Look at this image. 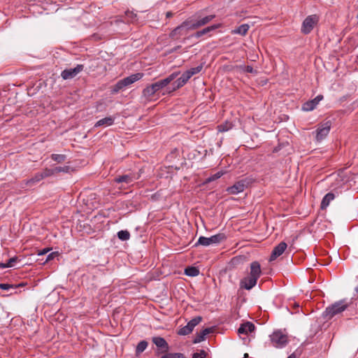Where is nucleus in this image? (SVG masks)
Returning a JSON list of instances; mask_svg holds the SVG:
<instances>
[{"instance_id": "1", "label": "nucleus", "mask_w": 358, "mask_h": 358, "mask_svg": "<svg viewBox=\"0 0 358 358\" xmlns=\"http://www.w3.org/2000/svg\"><path fill=\"white\" fill-rule=\"evenodd\" d=\"M261 274L262 269L260 264L257 261L252 262L250 265L249 275L243 278L240 282L241 288L250 290L256 285Z\"/></svg>"}, {"instance_id": "2", "label": "nucleus", "mask_w": 358, "mask_h": 358, "mask_svg": "<svg viewBox=\"0 0 358 358\" xmlns=\"http://www.w3.org/2000/svg\"><path fill=\"white\" fill-rule=\"evenodd\" d=\"M354 308L352 301L348 302L346 299H341L327 306L322 313L326 320H331L334 316L341 314L345 310H350Z\"/></svg>"}, {"instance_id": "3", "label": "nucleus", "mask_w": 358, "mask_h": 358, "mask_svg": "<svg viewBox=\"0 0 358 358\" xmlns=\"http://www.w3.org/2000/svg\"><path fill=\"white\" fill-rule=\"evenodd\" d=\"M179 74V71L173 72L166 78L160 80L157 82H155V83L151 84L150 85L147 86L143 90V95L146 98H150L157 92L162 90L169 83H171L173 80H174Z\"/></svg>"}, {"instance_id": "4", "label": "nucleus", "mask_w": 358, "mask_h": 358, "mask_svg": "<svg viewBox=\"0 0 358 358\" xmlns=\"http://www.w3.org/2000/svg\"><path fill=\"white\" fill-rule=\"evenodd\" d=\"M190 30L194 29L192 27L191 20L187 18L171 31L169 38L174 41L179 40L182 36L187 34Z\"/></svg>"}, {"instance_id": "5", "label": "nucleus", "mask_w": 358, "mask_h": 358, "mask_svg": "<svg viewBox=\"0 0 358 358\" xmlns=\"http://www.w3.org/2000/svg\"><path fill=\"white\" fill-rule=\"evenodd\" d=\"M227 239V236L223 233H219L217 234L213 235L209 238L200 236L197 241V242L194 244V247H198L199 245L203 246H208L213 244H219Z\"/></svg>"}, {"instance_id": "6", "label": "nucleus", "mask_w": 358, "mask_h": 358, "mask_svg": "<svg viewBox=\"0 0 358 358\" xmlns=\"http://www.w3.org/2000/svg\"><path fill=\"white\" fill-rule=\"evenodd\" d=\"M141 172V170L138 173L130 172L127 174L117 176L113 180L115 183L122 184L120 188H125L124 184L128 186L132 185L136 180L140 178Z\"/></svg>"}, {"instance_id": "7", "label": "nucleus", "mask_w": 358, "mask_h": 358, "mask_svg": "<svg viewBox=\"0 0 358 358\" xmlns=\"http://www.w3.org/2000/svg\"><path fill=\"white\" fill-rule=\"evenodd\" d=\"M215 17V15H210L203 17L201 15L200 13H197L192 17H189V20H191L192 27L194 29H196L202 26L207 24Z\"/></svg>"}, {"instance_id": "8", "label": "nucleus", "mask_w": 358, "mask_h": 358, "mask_svg": "<svg viewBox=\"0 0 358 358\" xmlns=\"http://www.w3.org/2000/svg\"><path fill=\"white\" fill-rule=\"evenodd\" d=\"M319 21V17L317 15H308L305 18L301 26V32L304 34H310L315 24Z\"/></svg>"}, {"instance_id": "9", "label": "nucleus", "mask_w": 358, "mask_h": 358, "mask_svg": "<svg viewBox=\"0 0 358 358\" xmlns=\"http://www.w3.org/2000/svg\"><path fill=\"white\" fill-rule=\"evenodd\" d=\"M331 124V120H327L318 124L315 136L317 141H322L329 134Z\"/></svg>"}, {"instance_id": "10", "label": "nucleus", "mask_w": 358, "mask_h": 358, "mask_svg": "<svg viewBox=\"0 0 358 358\" xmlns=\"http://www.w3.org/2000/svg\"><path fill=\"white\" fill-rule=\"evenodd\" d=\"M152 341L157 348L155 355L159 356L161 354H165L169 350V345L166 341L160 336H155L152 338Z\"/></svg>"}, {"instance_id": "11", "label": "nucleus", "mask_w": 358, "mask_h": 358, "mask_svg": "<svg viewBox=\"0 0 358 358\" xmlns=\"http://www.w3.org/2000/svg\"><path fill=\"white\" fill-rule=\"evenodd\" d=\"M202 321V317L197 316L192 318L185 326L180 328L178 334L180 336H186L192 332L194 328Z\"/></svg>"}, {"instance_id": "12", "label": "nucleus", "mask_w": 358, "mask_h": 358, "mask_svg": "<svg viewBox=\"0 0 358 358\" xmlns=\"http://www.w3.org/2000/svg\"><path fill=\"white\" fill-rule=\"evenodd\" d=\"M270 338L272 344L276 348H282L287 343V336L280 331H274Z\"/></svg>"}, {"instance_id": "13", "label": "nucleus", "mask_w": 358, "mask_h": 358, "mask_svg": "<svg viewBox=\"0 0 358 358\" xmlns=\"http://www.w3.org/2000/svg\"><path fill=\"white\" fill-rule=\"evenodd\" d=\"M83 64H78L75 68L66 69L62 71L61 76L64 80L71 79L83 70Z\"/></svg>"}, {"instance_id": "14", "label": "nucleus", "mask_w": 358, "mask_h": 358, "mask_svg": "<svg viewBox=\"0 0 358 358\" xmlns=\"http://www.w3.org/2000/svg\"><path fill=\"white\" fill-rule=\"evenodd\" d=\"M248 182L246 180H241L236 182L234 185L227 188V192L231 194H237L243 192L247 187Z\"/></svg>"}, {"instance_id": "15", "label": "nucleus", "mask_w": 358, "mask_h": 358, "mask_svg": "<svg viewBox=\"0 0 358 358\" xmlns=\"http://www.w3.org/2000/svg\"><path fill=\"white\" fill-rule=\"evenodd\" d=\"M323 96L322 94L317 95L315 98L312 100H309L305 102L302 105V110L303 111H311L314 110L316 106L318 105L320 101L323 99Z\"/></svg>"}, {"instance_id": "16", "label": "nucleus", "mask_w": 358, "mask_h": 358, "mask_svg": "<svg viewBox=\"0 0 358 358\" xmlns=\"http://www.w3.org/2000/svg\"><path fill=\"white\" fill-rule=\"evenodd\" d=\"M287 243L282 241L280 242L275 247H274L271 254L269 261H274L275 259L280 257L285 252V250L287 248Z\"/></svg>"}, {"instance_id": "17", "label": "nucleus", "mask_w": 358, "mask_h": 358, "mask_svg": "<svg viewBox=\"0 0 358 358\" xmlns=\"http://www.w3.org/2000/svg\"><path fill=\"white\" fill-rule=\"evenodd\" d=\"M220 26H221L220 24H213V25L207 27L203 29L202 30L198 31L196 33L190 35L187 38V39H189L190 38H199L202 37L203 36L209 34L212 31L220 27Z\"/></svg>"}, {"instance_id": "18", "label": "nucleus", "mask_w": 358, "mask_h": 358, "mask_svg": "<svg viewBox=\"0 0 358 358\" xmlns=\"http://www.w3.org/2000/svg\"><path fill=\"white\" fill-rule=\"evenodd\" d=\"M255 329V326L251 322H246L239 327L238 333L239 334L248 335L249 333L253 332Z\"/></svg>"}, {"instance_id": "19", "label": "nucleus", "mask_w": 358, "mask_h": 358, "mask_svg": "<svg viewBox=\"0 0 358 358\" xmlns=\"http://www.w3.org/2000/svg\"><path fill=\"white\" fill-rule=\"evenodd\" d=\"M143 76L142 73H136L134 74H131L129 76H127L123 79H121L125 87H128L129 85L134 83L135 82L141 80Z\"/></svg>"}, {"instance_id": "20", "label": "nucleus", "mask_w": 358, "mask_h": 358, "mask_svg": "<svg viewBox=\"0 0 358 358\" xmlns=\"http://www.w3.org/2000/svg\"><path fill=\"white\" fill-rule=\"evenodd\" d=\"M114 122L115 117L111 116L106 117L97 121L94 124V127L111 126L114 124Z\"/></svg>"}, {"instance_id": "21", "label": "nucleus", "mask_w": 358, "mask_h": 358, "mask_svg": "<svg viewBox=\"0 0 358 358\" xmlns=\"http://www.w3.org/2000/svg\"><path fill=\"white\" fill-rule=\"evenodd\" d=\"M335 198V194L332 192L327 193L322 199L320 208L324 210L329 205L330 202Z\"/></svg>"}, {"instance_id": "22", "label": "nucleus", "mask_w": 358, "mask_h": 358, "mask_svg": "<svg viewBox=\"0 0 358 358\" xmlns=\"http://www.w3.org/2000/svg\"><path fill=\"white\" fill-rule=\"evenodd\" d=\"M249 28L250 27L248 24H243L236 29L233 30L232 33L245 36L248 33Z\"/></svg>"}, {"instance_id": "23", "label": "nucleus", "mask_w": 358, "mask_h": 358, "mask_svg": "<svg viewBox=\"0 0 358 358\" xmlns=\"http://www.w3.org/2000/svg\"><path fill=\"white\" fill-rule=\"evenodd\" d=\"M26 285V283L21 282L17 285L15 284H8V283H0V289L8 291L10 289H17L20 287H23Z\"/></svg>"}, {"instance_id": "24", "label": "nucleus", "mask_w": 358, "mask_h": 358, "mask_svg": "<svg viewBox=\"0 0 358 358\" xmlns=\"http://www.w3.org/2000/svg\"><path fill=\"white\" fill-rule=\"evenodd\" d=\"M126 88L124 84L122 81V80H120L115 84L113 86L111 87V93L112 94H117L120 91L124 90Z\"/></svg>"}, {"instance_id": "25", "label": "nucleus", "mask_w": 358, "mask_h": 358, "mask_svg": "<svg viewBox=\"0 0 358 358\" xmlns=\"http://www.w3.org/2000/svg\"><path fill=\"white\" fill-rule=\"evenodd\" d=\"M125 20L127 22L134 23L138 21L137 14L133 11L127 10L125 12Z\"/></svg>"}, {"instance_id": "26", "label": "nucleus", "mask_w": 358, "mask_h": 358, "mask_svg": "<svg viewBox=\"0 0 358 358\" xmlns=\"http://www.w3.org/2000/svg\"><path fill=\"white\" fill-rule=\"evenodd\" d=\"M185 274L190 277H195L199 274V270L194 266H188L185 269Z\"/></svg>"}, {"instance_id": "27", "label": "nucleus", "mask_w": 358, "mask_h": 358, "mask_svg": "<svg viewBox=\"0 0 358 358\" xmlns=\"http://www.w3.org/2000/svg\"><path fill=\"white\" fill-rule=\"evenodd\" d=\"M117 236V238L122 241H128L131 237L130 233L127 230H121L118 231Z\"/></svg>"}, {"instance_id": "28", "label": "nucleus", "mask_w": 358, "mask_h": 358, "mask_svg": "<svg viewBox=\"0 0 358 358\" xmlns=\"http://www.w3.org/2000/svg\"><path fill=\"white\" fill-rule=\"evenodd\" d=\"M43 175L41 172L36 173L34 176L27 181V185H33L34 184L43 180Z\"/></svg>"}, {"instance_id": "29", "label": "nucleus", "mask_w": 358, "mask_h": 358, "mask_svg": "<svg viewBox=\"0 0 358 358\" xmlns=\"http://www.w3.org/2000/svg\"><path fill=\"white\" fill-rule=\"evenodd\" d=\"M161 358H186L184 354L180 352H169L163 355Z\"/></svg>"}, {"instance_id": "30", "label": "nucleus", "mask_w": 358, "mask_h": 358, "mask_svg": "<svg viewBox=\"0 0 358 358\" xmlns=\"http://www.w3.org/2000/svg\"><path fill=\"white\" fill-rule=\"evenodd\" d=\"M148 342L145 340L140 341L136 348V355L142 353L148 347Z\"/></svg>"}, {"instance_id": "31", "label": "nucleus", "mask_w": 358, "mask_h": 358, "mask_svg": "<svg viewBox=\"0 0 358 358\" xmlns=\"http://www.w3.org/2000/svg\"><path fill=\"white\" fill-rule=\"evenodd\" d=\"M203 69V64H201L200 65L197 66L194 68H191L190 69L187 70L188 74L192 78L194 75H196L199 73L201 70Z\"/></svg>"}, {"instance_id": "32", "label": "nucleus", "mask_w": 358, "mask_h": 358, "mask_svg": "<svg viewBox=\"0 0 358 358\" xmlns=\"http://www.w3.org/2000/svg\"><path fill=\"white\" fill-rule=\"evenodd\" d=\"M51 159L58 163H62L66 160V156L65 155L52 154L51 155Z\"/></svg>"}, {"instance_id": "33", "label": "nucleus", "mask_w": 358, "mask_h": 358, "mask_svg": "<svg viewBox=\"0 0 358 358\" xmlns=\"http://www.w3.org/2000/svg\"><path fill=\"white\" fill-rule=\"evenodd\" d=\"M185 85V83L180 78H178L176 80H175L172 83L173 88H172L171 91H175V90L183 87Z\"/></svg>"}, {"instance_id": "34", "label": "nucleus", "mask_w": 358, "mask_h": 358, "mask_svg": "<svg viewBox=\"0 0 358 358\" xmlns=\"http://www.w3.org/2000/svg\"><path fill=\"white\" fill-rule=\"evenodd\" d=\"M41 173L43 175V178L55 174L54 168L53 169H47L46 168L44 170H43V171H41Z\"/></svg>"}, {"instance_id": "35", "label": "nucleus", "mask_w": 358, "mask_h": 358, "mask_svg": "<svg viewBox=\"0 0 358 358\" xmlns=\"http://www.w3.org/2000/svg\"><path fill=\"white\" fill-rule=\"evenodd\" d=\"M206 338V336L202 334L201 331L199 333H196L194 340L193 343H199L203 341H204Z\"/></svg>"}, {"instance_id": "36", "label": "nucleus", "mask_w": 358, "mask_h": 358, "mask_svg": "<svg viewBox=\"0 0 358 358\" xmlns=\"http://www.w3.org/2000/svg\"><path fill=\"white\" fill-rule=\"evenodd\" d=\"M55 169V173H60V172H69L70 167L69 166H56Z\"/></svg>"}, {"instance_id": "37", "label": "nucleus", "mask_w": 358, "mask_h": 358, "mask_svg": "<svg viewBox=\"0 0 358 358\" xmlns=\"http://www.w3.org/2000/svg\"><path fill=\"white\" fill-rule=\"evenodd\" d=\"M222 176V172H217L216 173H215L214 175L211 176L210 177L206 179V182H210L212 181H214L218 178H220L221 176Z\"/></svg>"}, {"instance_id": "38", "label": "nucleus", "mask_w": 358, "mask_h": 358, "mask_svg": "<svg viewBox=\"0 0 358 358\" xmlns=\"http://www.w3.org/2000/svg\"><path fill=\"white\" fill-rule=\"evenodd\" d=\"M207 352L201 350L200 352H195L192 355V358H206Z\"/></svg>"}, {"instance_id": "39", "label": "nucleus", "mask_w": 358, "mask_h": 358, "mask_svg": "<svg viewBox=\"0 0 358 358\" xmlns=\"http://www.w3.org/2000/svg\"><path fill=\"white\" fill-rule=\"evenodd\" d=\"M246 66H244V65H236V66H227V68L228 69L229 71H233V70H239V71H241L243 72H244V68H245Z\"/></svg>"}, {"instance_id": "40", "label": "nucleus", "mask_w": 358, "mask_h": 358, "mask_svg": "<svg viewBox=\"0 0 358 358\" xmlns=\"http://www.w3.org/2000/svg\"><path fill=\"white\" fill-rule=\"evenodd\" d=\"M180 78L186 84L187 81L191 78L190 76L188 74V72L186 71L184 72Z\"/></svg>"}, {"instance_id": "41", "label": "nucleus", "mask_w": 358, "mask_h": 358, "mask_svg": "<svg viewBox=\"0 0 358 358\" xmlns=\"http://www.w3.org/2000/svg\"><path fill=\"white\" fill-rule=\"evenodd\" d=\"M19 260L17 257H13L8 259L7 264L8 268L13 267L14 266V263L17 262Z\"/></svg>"}, {"instance_id": "42", "label": "nucleus", "mask_w": 358, "mask_h": 358, "mask_svg": "<svg viewBox=\"0 0 358 358\" xmlns=\"http://www.w3.org/2000/svg\"><path fill=\"white\" fill-rule=\"evenodd\" d=\"M214 327H208L201 331L202 334H203L205 336H206L208 334L213 333L214 332Z\"/></svg>"}, {"instance_id": "43", "label": "nucleus", "mask_w": 358, "mask_h": 358, "mask_svg": "<svg viewBox=\"0 0 358 358\" xmlns=\"http://www.w3.org/2000/svg\"><path fill=\"white\" fill-rule=\"evenodd\" d=\"M244 72L257 74V71L255 70L251 66H246L245 68H244Z\"/></svg>"}, {"instance_id": "44", "label": "nucleus", "mask_w": 358, "mask_h": 358, "mask_svg": "<svg viewBox=\"0 0 358 358\" xmlns=\"http://www.w3.org/2000/svg\"><path fill=\"white\" fill-rule=\"evenodd\" d=\"M57 255H58L57 252H51L50 254H49L47 256L46 262H48V261H50V260L53 259Z\"/></svg>"}, {"instance_id": "45", "label": "nucleus", "mask_w": 358, "mask_h": 358, "mask_svg": "<svg viewBox=\"0 0 358 358\" xmlns=\"http://www.w3.org/2000/svg\"><path fill=\"white\" fill-rule=\"evenodd\" d=\"M217 128H218V131H221V132L227 131L228 130V128L227 127V126L223 125V124L219 125L217 127Z\"/></svg>"}, {"instance_id": "46", "label": "nucleus", "mask_w": 358, "mask_h": 358, "mask_svg": "<svg viewBox=\"0 0 358 358\" xmlns=\"http://www.w3.org/2000/svg\"><path fill=\"white\" fill-rule=\"evenodd\" d=\"M91 37L94 41H99L101 39V36L99 34H94L91 36Z\"/></svg>"}, {"instance_id": "47", "label": "nucleus", "mask_w": 358, "mask_h": 358, "mask_svg": "<svg viewBox=\"0 0 358 358\" xmlns=\"http://www.w3.org/2000/svg\"><path fill=\"white\" fill-rule=\"evenodd\" d=\"M0 268H8L7 263H0Z\"/></svg>"}, {"instance_id": "48", "label": "nucleus", "mask_w": 358, "mask_h": 358, "mask_svg": "<svg viewBox=\"0 0 358 358\" xmlns=\"http://www.w3.org/2000/svg\"><path fill=\"white\" fill-rule=\"evenodd\" d=\"M173 13H172V12L169 11V12H167V13H166V17L167 18H169V17H171L173 16Z\"/></svg>"}, {"instance_id": "49", "label": "nucleus", "mask_w": 358, "mask_h": 358, "mask_svg": "<svg viewBox=\"0 0 358 358\" xmlns=\"http://www.w3.org/2000/svg\"><path fill=\"white\" fill-rule=\"evenodd\" d=\"M48 251H49V249H44V250H43L41 252H40L38 253V255H44V254H45Z\"/></svg>"}, {"instance_id": "50", "label": "nucleus", "mask_w": 358, "mask_h": 358, "mask_svg": "<svg viewBox=\"0 0 358 358\" xmlns=\"http://www.w3.org/2000/svg\"><path fill=\"white\" fill-rule=\"evenodd\" d=\"M287 358H296V355L294 353H292L289 356H288Z\"/></svg>"}, {"instance_id": "51", "label": "nucleus", "mask_w": 358, "mask_h": 358, "mask_svg": "<svg viewBox=\"0 0 358 358\" xmlns=\"http://www.w3.org/2000/svg\"><path fill=\"white\" fill-rule=\"evenodd\" d=\"M356 289V291H358V287H356V289Z\"/></svg>"}, {"instance_id": "52", "label": "nucleus", "mask_w": 358, "mask_h": 358, "mask_svg": "<svg viewBox=\"0 0 358 358\" xmlns=\"http://www.w3.org/2000/svg\"><path fill=\"white\" fill-rule=\"evenodd\" d=\"M357 317H358V315H357Z\"/></svg>"}]
</instances>
